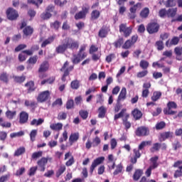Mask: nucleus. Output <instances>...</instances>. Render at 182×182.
Here are the masks:
<instances>
[{
    "mask_svg": "<svg viewBox=\"0 0 182 182\" xmlns=\"http://www.w3.org/2000/svg\"><path fill=\"white\" fill-rule=\"evenodd\" d=\"M79 43L78 41H74L70 37H67L63 41V44L59 45L55 48V52L58 54H63L65 53L67 49H78Z\"/></svg>",
    "mask_w": 182,
    "mask_h": 182,
    "instance_id": "f257e3e1",
    "label": "nucleus"
},
{
    "mask_svg": "<svg viewBox=\"0 0 182 182\" xmlns=\"http://www.w3.org/2000/svg\"><path fill=\"white\" fill-rule=\"evenodd\" d=\"M70 65V63L68 60H66L65 63H63V67L60 69V72H63L62 81L66 82V77L70 75V73L74 70V65Z\"/></svg>",
    "mask_w": 182,
    "mask_h": 182,
    "instance_id": "f03ea898",
    "label": "nucleus"
},
{
    "mask_svg": "<svg viewBox=\"0 0 182 182\" xmlns=\"http://www.w3.org/2000/svg\"><path fill=\"white\" fill-rule=\"evenodd\" d=\"M133 31V28L132 26L127 27V23H122L119 26V32L122 33L124 38L129 37Z\"/></svg>",
    "mask_w": 182,
    "mask_h": 182,
    "instance_id": "7ed1b4c3",
    "label": "nucleus"
},
{
    "mask_svg": "<svg viewBox=\"0 0 182 182\" xmlns=\"http://www.w3.org/2000/svg\"><path fill=\"white\" fill-rule=\"evenodd\" d=\"M89 11H90V6L87 4H86L85 5H83L82 6V11L75 14V20L78 21V20L85 19L86 16L87 15V14H89Z\"/></svg>",
    "mask_w": 182,
    "mask_h": 182,
    "instance_id": "20e7f679",
    "label": "nucleus"
},
{
    "mask_svg": "<svg viewBox=\"0 0 182 182\" xmlns=\"http://www.w3.org/2000/svg\"><path fill=\"white\" fill-rule=\"evenodd\" d=\"M178 107L176 102H168V104H166V108H164L163 109V113L166 115H173L176 114V111H173L172 109H176Z\"/></svg>",
    "mask_w": 182,
    "mask_h": 182,
    "instance_id": "39448f33",
    "label": "nucleus"
},
{
    "mask_svg": "<svg viewBox=\"0 0 182 182\" xmlns=\"http://www.w3.org/2000/svg\"><path fill=\"white\" fill-rule=\"evenodd\" d=\"M159 30H160V25L157 22H155V21L150 22L146 26V31L150 35L159 33Z\"/></svg>",
    "mask_w": 182,
    "mask_h": 182,
    "instance_id": "423d86ee",
    "label": "nucleus"
},
{
    "mask_svg": "<svg viewBox=\"0 0 182 182\" xmlns=\"http://www.w3.org/2000/svg\"><path fill=\"white\" fill-rule=\"evenodd\" d=\"M141 3L137 2L136 4H134L133 6L130 7L129 13L128 14V17L130 20H134L136 17V11L137 9H141Z\"/></svg>",
    "mask_w": 182,
    "mask_h": 182,
    "instance_id": "0eeeda50",
    "label": "nucleus"
},
{
    "mask_svg": "<svg viewBox=\"0 0 182 182\" xmlns=\"http://www.w3.org/2000/svg\"><path fill=\"white\" fill-rule=\"evenodd\" d=\"M137 137H146L149 135V129L147 127H139L135 131Z\"/></svg>",
    "mask_w": 182,
    "mask_h": 182,
    "instance_id": "6e6552de",
    "label": "nucleus"
},
{
    "mask_svg": "<svg viewBox=\"0 0 182 182\" xmlns=\"http://www.w3.org/2000/svg\"><path fill=\"white\" fill-rule=\"evenodd\" d=\"M6 17L9 21H16L19 17V14L14 9L9 8L6 10Z\"/></svg>",
    "mask_w": 182,
    "mask_h": 182,
    "instance_id": "1a4fd4ad",
    "label": "nucleus"
},
{
    "mask_svg": "<svg viewBox=\"0 0 182 182\" xmlns=\"http://www.w3.org/2000/svg\"><path fill=\"white\" fill-rule=\"evenodd\" d=\"M53 159L50 157H42L41 158V159H39L37 162L38 166L39 167V171L41 172H45L46 171V166L47 164V163H48V161H52Z\"/></svg>",
    "mask_w": 182,
    "mask_h": 182,
    "instance_id": "9d476101",
    "label": "nucleus"
},
{
    "mask_svg": "<svg viewBox=\"0 0 182 182\" xmlns=\"http://www.w3.org/2000/svg\"><path fill=\"white\" fill-rule=\"evenodd\" d=\"M50 97V93L49 90H46L39 93L38 97H36V100L40 103H43L47 102Z\"/></svg>",
    "mask_w": 182,
    "mask_h": 182,
    "instance_id": "9b49d317",
    "label": "nucleus"
},
{
    "mask_svg": "<svg viewBox=\"0 0 182 182\" xmlns=\"http://www.w3.org/2000/svg\"><path fill=\"white\" fill-rule=\"evenodd\" d=\"M104 161H105V157L103 156L97 157V159H95L93 161V162H92L91 166L90 168V173L92 174L96 167L102 164V163H104Z\"/></svg>",
    "mask_w": 182,
    "mask_h": 182,
    "instance_id": "f8f14e48",
    "label": "nucleus"
},
{
    "mask_svg": "<svg viewBox=\"0 0 182 182\" xmlns=\"http://www.w3.org/2000/svg\"><path fill=\"white\" fill-rule=\"evenodd\" d=\"M161 149V150H167V144L165 143H154L152 148L150 149V151L151 153H154L156 151H159Z\"/></svg>",
    "mask_w": 182,
    "mask_h": 182,
    "instance_id": "ddd939ff",
    "label": "nucleus"
},
{
    "mask_svg": "<svg viewBox=\"0 0 182 182\" xmlns=\"http://www.w3.org/2000/svg\"><path fill=\"white\" fill-rule=\"evenodd\" d=\"M24 87L27 88V94H31L33 92L36 90V87L35 86V82L33 80L28 81L25 85Z\"/></svg>",
    "mask_w": 182,
    "mask_h": 182,
    "instance_id": "4468645a",
    "label": "nucleus"
},
{
    "mask_svg": "<svg viewBox=\"0 0 182 182\" xmlns=\"http://www.w3.org/2000/svg\"><path fill=\"white\" fill-rule=\"evenodd\" d=\"M29 119V114L26 112H21L19 114V124H26Z\"/></svg>",
    "mask_w": 182,
    "mask_h": 182,
    "instance_id": "2eb2a0df",
    "label": "nucleus"
},
{
    "mask_svg": "<svg viewBox=\"0 0 182 182\" xmlns=\"http://www.w3.org/2000/svg\"><path fill=\"white\" fill-rule=\"evenodd\" d=\"M109 29L107 26H102L98 32V36L101 38H105L107 37Z\"/></svg>",
    "mask_w": 182,
    "mask_h": 182,
    "instance_id": "dca6fc26",
    "label": "nucleus"
},
{
    "mask_svg": "<svg viewBox=\"0 0 182 182\" xmlns=\"http://www.w3.org/2000/svg\"><path fill=\"white\" fill-rule=\"evenodd\" d=\"M38 50H39L38 45H33L31 47V50H23L22 51V53H25L27 56H32L33 55V53L36 51H38Z\"/></svg>",
    "mask_w": 182,
    "mask_h": 182,
    "instance_id": "f3484780",
    "label": "nucleus"
},
{
    "mask_svg": "<svg viewBox=\"0 0 182 182\" xmlns=\"http://www.w3.org/2000/svg\"><path fill=\"white\" fill-rule=\"evenodd\" d=\"M23 36L26 37H30L33 36L34 29L31 26H27L26 28H23Z\"/></svg>",
    "mask_w": 182,
    "mask_h": 182,
    "instance_id": "a211bd4d",
    "label": "nucleus"
},
{
    "mask_svg": "<svg viewBox=\"0 0 182 182\" xmlns=\"http://www.w3.org/2000/svg\"><path fill=\"white\" fill-rule=\"evenodd\" d=\"M49 63L48 61H43L42 63H41L40 67L38 68V73H42L48 71L49 70Z\"/></svg>",
    "mask_w": 182,
    "mask_h": 182,
    "instance_id": "6ab92c4d",
    "label": "nucleus"
},
{
    "mask_svg": "<svg viewBox=\"0 0 182 182\" xmlns=\"http://www.w3.org/2000/svg\"><path fill=\"white\" fill-rule=\"evenodd\" d=\"M87 46L85 44H83L80 47V50L77 53V56L81 58L82 60L87 57V53H86L85 51L86 50Z\"/></svg>",
    "mask_w": 182,
    "mask_h": 182,
    "instance_id": "aec40b11",
    "label": "nucleus"
},
{
    "mask_svg": "<svg viewBox=\"0 0 182 182\" xmlns=\"http://www.w3.org/2000/svg\"><path fill=\"white\" fill-rule=\"evenodd\" d=\"M9 74L6 72H3L0 73V82H2L4 84L9 83Z\"/></svg>",
    "mask_w": 182,
    "mask_h": 182,
    "instance_id": "412c9836",
    "label": "nucleus"
},
{
    "mask_svg": "<svg viewBox=\"0 0 182 182\" xmlns=\"http://www.w3.org/2000/svg\"><path fill=\"white\" fill-rule=\"evenodd\" d=\"M79 140V133L75 132L70 134V138H68V141L70 145L73 146V144L76 143Z\"/></svg>",
    "mask_w": 182,
    "mask_h": 182,
    "instance_id": "4be33fe9",
    "label": "nucleus"
},
{
    "mask_svg": "<svg viewBox=\"0 0 182 182\" xmlns=\"http://www.w3.org/2000/svg\"><path fill=\"white\" fill-rule=\"evenodd\" d=\"M144 175V171L141 169H136L135 170L134 175H133V180L134 182H137L139 181L141 176Z\"/></svg>",
    "mask_w": 182,
    "mask_h": 182,
    "instance_id": "5701e85b",
    "label": "nucleus"
},
{
    "mask_svg": "<svg viewBox=\"0 0 182 182\" xmlns=\"http://www.w3.org/2000/svg\"><path fill=\"white\" fill-rule=\"evenodd\" d=\"M173 136V132L170 131L165 132L161 134V139L163 141L168 139H172Z\"/></svg>",
    "mask_w": 182,
    "mask_h": 182,
    "instance_id": "b1692460",
    "label": "nucleus"
},
{
    "mask_svg": "<svg viewBox=\"0 0 182 182\" xmlns=\"http://www.w3.org/2000/svg\"><path fill=\"white\" fill-rule=\"evenodd\" d=\"M132 115L135 120H139L143 117V113L137 108L134 109L132 111Z\"/></svg>",
    "mask_w": 182,
    "mask_h": 182,
    "instance_id": "393cba45",
    "label": "nucleus"
},
{
    "mask_svg": "<svg viewBox=\"0 0 182 182\" xmlns=\"http://www.w3.org/2000/svg\"><path fill=\"white\" fill-rule=\"evenodd\" d=\"M149 9L148 7H145L141 11V13H139V17H141L142 19H146L149 16Z\"/></svg>",
    "mask_w": 182,
    "mask_h": 182,
    "instance_id": "a878e982",
    "label": "nucleus"
},
{
    "mask_svg": "<svg viewBox=\"0 0 182 182\" xmlns=\"http://www.w3.org/2000/svg\"><path fill=\"white\" fill-rule=\"evenodd\" d=\"M12 79L14 80L16 83L22 84L23 82L26 81V77L24 75H22V76L13 75Z\"/></svg>",
    "mask_w": 182,
    "mask_h": 182,
    "instance_id": "bb28decb",
    "label": "nucleus"
},
{
    "mask_svg": "<svg viewBox=\"0 0 182 182\" xmlns=\"http://www.w3.org/2000/svg\"><path fill=\"white\" fill-rule=\"evenodd\" d=\"M124 43V39L123 37L119 38L117 41L113 43V46L115 48H120Z\"/></svg>",
    "mask_w": 182,
    "mask_h": 182,
    "instance_id": "cd10ccee",
    "label": "nucleus"
},
{
    "mask_svg": "<svg viewBox=\"0 0 182 182\" xmlns=\"http://www.w3.org/2000/svg\"><path fill=\"white\" fill-rule=\"evenodd\" d=\"M123 164H119L115 166V170L114 171L113 175L114 176H117L122 173H123Z\"/></svg>",
    "mask_w": 182,
    "mask_h": 182,
    "instance_id": "c85d7f7f",
    "label": "nucleus"
},
{
    "mask_svg": "<svg viewBox=\"0 0 182 182\" xmlns=\"http://www.w3.org/2000/svg\"><path fill=\"white\" fill-rule=\"evenodd\" d=\"M54 40H55L54 36L48 37L46 41H43L42 45H41V47L46 48L47 46L53 43Z\"/></svg>",
    "mask_w": 182,
    "mask_h": 182,
    "instance_id": "c756f323",
    "label": "nucleus"
},
{
    "mask_svg": "<svg viewBox=\"0 0 182 182\" xmlns=\"http://www.w3.org/2000/svg\"><path fill=\"white\" fill-rule=\"evenodd\" d=\"M152 141H142L139 145L138 150H144L145 146H151Z\"/></svg>",
    "mask_w": 182,
    "mask_h": 182,
    "instance_id": "7c9ffc66",
    "label": "nucleus"
},
{
    "mask_svg": "<svg viewBox=\"0 0 182 182\" xmlns=\"http://www.w3.org/2000/svg\"><path fill=\"white\" fill-rule=\"evenodd\" d=\"M126 93H127L126 88L123 87L121 90V92H119V95L117 98V102H121L122 100H125Z\"/></svg>",
    "mask_w": 182,
    "mask_h": 182,
    "instance_id": "2f4dec72",
    "label": "nucleus"
},
{
    "mask_svg": "<svg viewBox=\"0 0 182 182\" xmlns=\"http://www.w3.org/2000/svg\"><path fill=\"white\" fill-rule=\"evenodd\" d=\"M80 87V82L78 80H74L70 83V87L74 90H77Z\"/></svg>",
    "mask_w": 182,
    "mask_h": 182,
    "instance_id": "473e14b6",
    "label": "nucleus"
},
{
    "mask_svg": "<svg viewBox=\"0 0 182 182\" xmlns=\"http://www.w3.org/2000/svg\"><path fill=\"white\" fill-rule=\"evenodd\" d=\"M100 17V11L94 10L91 12V21H96Z\"/></svg>",
    "mask_w": 182,
    "mask_h": 182,
    "instance_id": "72a5a7b5",
    "label": "nucleus"
},
{
    "mask_svg": "<svg viewBox=\"0 0 182 182\" xmlns=\"http://www.w3.org/2000/svg\"><path fill=\"white\" fill-rule=\"evenodd\" d=\"M177 14V9H168V10L167 11V16L168 18H173L176 16Z\"/></svg>",
    "mask_w": 182,
    "mask_h": 182,
    "instance_id": "f704fd0d",
    "label": "nucleus"
},
{
    "mask_svg": "<svg viewBox=\"0 0 182 182\" xmlns=\"http://www.w3.org/2000/svg\"><path fill=\"white\" fill-rule=\"evenodd\" d=\"M161 97V92H153V96L151 97V100L152 102H157Z\"/></svg>",
    "mask_w": 182,
    "mask_h": 182,
    "instance_id": "c9c22d12",
    "label": "nucleus"
},
{
    "mask_svg": "<svg viewBox=\"0 0 182 182\" xmlns=\"http://www.w3.org/2000/svg\"><path fill=\"white\" fill-rule=\"evenodd\" d=\"M98 111H99L98 117L104 118L106 114V108L104 106H101L99 107Z\"/></svg>",
    "mask_w": 182,
    "mask_h": 182,
    "instance_id": "e433bc0d",
    "label": "nucleus"
},
{
    "mask_svg": "<svg viewBox=\"0 0 182 182\" xmlns=\"http://www.w3.org/2000/svg\"><path fill=\"white\" fill-rule=\"evenodd\" d=\"M16 114H17L16 111L11 112V110H7V112H5V116H6V117L11 120H12L14 117L16 116Z\"/></svg>",
    "mask_w": 182,
    "mask_h": 182,
    "instance_id": "4c0bfd02",
    "label": "nucleus"
},
{
    "mask_svg": "<svg viewBox=\"0 0 182 182\" xmlns=\"http://www.w3.org/2000/svg\"><path fill=\"white\" fill-rule=\"evenodd\" d=\"M149 66V63L146 60H141V62H139V67H141V69L146 70Z\"/></svg>",
    "mask_w": 182,
    "mask_h": 182,
    "instance_id": "58836bf2",
    "label": "nucleus"
},
{
    "mask_svg": "<svg viewBox=\"0 0 182 182\" xmlns=\"http://www.w3.org/2000/svg\"><path fill=\"white\" fill-rule=\"evenodd\" d=\"M0 127L3 128H10L11 123L9 122H4L3 118L0 117Z\"/></svg>",
    "mask_w": 182,
    "mask_h": 182,
    "instance_id": "ea45409f",
    "label": "nucleus"
},
{
    "mask_svg": "<svg viewBox=\"0 0 182 182\" xmlns=\"http://www.w3.org/2000/svg\"><path fill=\"white\" fill-rule=\"evenodd\" d=\"M44 120L42 118H39L38 120L36 119H33L32 121L31 122V126H39L43 123Z\"/></svg>",
    "mask_w": 182,
    "mask_h": 182,
    "instance_id": "a19ab883",
    "label": "nucleus"
},
{
    "mask_svg": "<svg viewBox=\"0 0 182 182\" xmlns=\"http://www.w3.org/2000/svg\"><path fill=\"white\" fill-rule=\"evenodd\" d=\"M176 5V0H168L165 3L166 8H173L175 7Z\"/></svg>",
    "mask_w": 182,
    "mask_h": 182,
    "instance_id": "79ce46f5",
    "label": "nucleus"
},
{
    "mask_svg": "<svg viewBox=\"0 0 182 182\" xmlns=\"http://www.w3.org/2000/svg\"><path fill=\"white\" fill-rule=\"evenodd\" d=\"M26 153V148L25 147H20L15 151L14 156H21L23 154Z\"/></svg>",
    "mask_w": 182,
    "mask_h": 182,
    "instance_id": "37998d69",
    "label": "nucleus"
},
{
    "mask_svg": "<svg viewBox=\"0 0 182 182\" xmlns=\"http://www.w3.org/2000/svg\"><path fill=\"white\" fill-rule=\"evenodd\" d=\"M65 170L66 166L65 165L60 166L58 172L55 173L56 178H59L63 173H65Z\"/></svg>",
    "mask_w": 182,
    "mask_h": 182,
    "instance_id": "c03bdc74",
    "label": "nucleus"
},
{
    "mask_svg": "<svg viewBox=\"0 0 182 182\" xmlns=\"http://www.w3.org/2000/svg\"><path fill=\"white\" fill-rule=\"evenodd\" d=\"M148 73H149L148 70H144L137 73L136 77L139 79H142L144 77H146L148 75Z\"/></svg>",
    "mask_w": 182,
    "mask_h": 182,
    "instance_id": "a18cd8bd",
    "label": "nucleus"
},
{
    "mask_svg": "<svg viewBox=\"0 0 182 182\" xmlns=\"http://www.w3.org/2000/svg\"><path fill=\"white\" fill-rule=\"evenodd\" d=\"M50 129L52 130H56V131L62 130L63 124L61 123L53 124L52 125H50Z\"/></svg>",
    "mask_w": 182,
    "mask_h": 182,
    "instance_id": "49530a36",
    "label": "nucleus"
},
{
    "mask_svg": "<svg viewBox=\"0 0 182 182\" xmlns=\"http://www.w3.org/2000/svg\"><path fill=\"white\" fill-rule=\"evenodd\" d=\"M27 3L29 4H34L36 8H39V4H43V0H27Z\"/></svg>",
    "mask_w": 182,
    "mask_h": 182,
    "instance_id": "de8ad7c7",
    "label": "nucleus"
},
{
    "mask_svg": "<svg viewBox=\"0 0 182 182\" xmlns=\"http://www.w3.org/2000/svg\"><path fill=\"white\" fill-rule=\"evenodd\" d=\"M134 45V44L132 42H131L130 39H129V40L126 41L125 43H124L122 48V49H129Z\"/></svg>",
    "mask_w": 182,
    "mask_h": 182,
    "instance_id": "09e8293b",
    "label": "nucleus"
},
{
    "mask_svg": "<svg viewBox=\"0 0 182 182\" xmlns=\"http://www.w3.org/2000/svg\"><path fill=\"white\" fill-rule=\"evenodd\" d=\"M43 156V151H38L32 154L31 158L33 160H36Z\"/></svg>",
    "mask_w": 182,
    "mask_h": 182,
    "instance_id": "8fccbe9b",
    "label": "nucleus"
},
{
    "mask_svg": "<svg viewBox=\"0 0 182 182\" xmlns=\"http://www.w3.org/2000/svg\"><path fill=\"white\" fill-rule=\"evenodd\" d=\"M73 108H74V100L73 99L68 100L66 102V109L69 110Z\"/></svg>",
    "mask_w": 182,
    "mask_h": 182,
    "instance_id": "3c124183",
    "label": "nucleus"
},
{
    "mask_svg": "<svg viewBox=\"0 0 182 182\" xmlns=\"http://www.w3.org/2000/svg\"><path fill=\"white\" fill-rule=\"evenodd\" d=\"M38 59V55H34L28 58V60H27V63L31 65H35L36 64Z\"/></svg>",
    "mask_w": 182,
    "mask_h": 182,
    "instance_id": "603ef678",
    "label": "nucleus"
},
{
    "mask_svg": "<svg viewBox=\"0 0 182 182\" xmlns=\"http://www.w3.org/2000/svg\"><path fill=\"white\" fill-rule=\"evenodd\" d=\"M126 111L127 110L125 108H123L121 112H119V114L114 115V120H117L118 119L123 117L124 116Z\"/></svg>",
    "mask_w": 182,
    "mask_h": 182,
    "instance_id": "864d4df0",
    "label": "nucleus"
},
{
    "mask_svg": "<svg viewBox=\"0 0 182 182\" xmlns=\"http://www.w3.org/2000/svg\"><path fill=\"white\" fill-rule=\"evenodd\" d=\"M37 134H38V130L37 129H33L32 131H31L30 138H31V141L32 142H33L36 140Z\"/></svg>",
    "mask_w": 182,
    "mask_h": 182,
    "instance_id": "5fc2aeb1",
    "label": "nucleus"
},
{
    "mask_svg": "<svg viewBox=\"0 0 182 182\" xmlns=\"http://www.w3.org/2000/svg\"><path fill=\"white\" fill-rule=\"evenodd\" d=\"M50 17H52V14L48 11L43 12L41 14V18L43 21L48 20Z\"/></svg>",
    "mask_w": 182,
    "mask_h": 182,
    "instance_id": "6e6d98bb",
    "label": "nucleus"
},
{
    "mask_svg": "<svg viewBox=\"0 0 182 182\" xmlns=\"http://www.w3.org/2000/svg\"><path fill=\"white\" fill-rule=\"evenodd\" d=\"M114 59H116V54L111 53L107 55L105 60L107 63H111Z\"/></svg>",
    "mask_w": 182,
    "mask_h": 182,
    "instance_id": "4d7b16f0",
    "label": "nucleus"
},
{
    "mask_svg": "<svg viewBox=\"0 0 182 182\" xmlns=\"http://www.w3.org/2000/svg\"><path fill=\"white\" fill-rule=\"evenodd\" d=\"M165 122H159L156 124V125H155V129H156V130H162L165 128Z\"/></svg>",
    "mask_w": 182,
    "mask_h": 182,
    "instance_id": "13d9d810",
    "label": "nucleus"
},
{
    "mask_svg": "<svg viewBox=\"0 0 182 182\" xmlns=\"http://www.w3.org/2000/svg\"><path fill=\"white\" fill-rule=\"evenodd\" d=\"M61 23L59 21H55L50 23L51 28H54L55 30L58 31L60 27Z\"/></svg>",
    "mask_w": 182,
    "mask_h": 182,
    "instance_id": "bf43d9fd",
    "label": "nucleus"
},
{
    "mask_svg": "<svg viewBox=\"0 0 182 182\" xmlns=\"http://www.w3.org/2000/svg\"><path fill=\"white\" fill-rule=\"evenodd\" d=\"M155 46H156L158 50H163L164 48L163 41H157L156 43H155Z\"/></svg>",
    "mask_w": 182,
    "mask_h": 182,
    "instance_id": "052dcab7",
    "label": "nucleus"
},
{
    "mask_svg": "<svg viewBox=\"0 0 182 182\" xmlns=\"http://www.w3.org/2000/svg\"><path fill=\"white\" fill-rule=\"evenodd\" d=\"M180 38L179 37L174 36L170 41V46H177L179 43Z\"/></svg>",
    "mask_w": 182,
    "mask_h": 182,
    "instance_id": "680f3d73",
    "label": "nucleus"
},
{
    "mask_svg": "<svg viewBox=\"0 0 182 182\" xmlns=\"http://www.w3.org/2000/svg\"><path fill=\"white\" fill-rule=\"evenodd\" d=\"M79 114L80 116H81L82 119L83 120H85L87 119L88 117V112L87 111H85V110H80L79 112Z\"/></svg>",
    "mask_w": 182,
    "mask_h": 182,
    "instance_id": "e2e57ef3",
    "label": "nucleus"
},
{
    "mask_svg": "<svg viewBox=\"0 0 182 182\" xmlns=\"http://www.w3.org/2000/svg\"><path fill=\"white\" fill-rule=\"evenodd\" d=\"M27 48L26 44H19L15 48V53H18L21 51L23 49H26Z\"/></svg>",
    "mask_w": 182,
    "mask_h": 182,
    "instance_id": "0e129e2a",
    "label": "nucleus"
},
{
    "mask_svg": "<svg viewBox=\"0 0 182 182\" xmlns=\"http://www.w3.org/2000/svg\"><path fill=\"white\" fill-rule=\"evenodd\" d=\"M26 172L25 167H21L18 170L16 171L15 176H22Z\"/></svg>",
    "mask_w": 182,
    "mask_h": 182,
    "instance_id": "69168bd1",
    "label": "nucleus"
},
{
    "mask_svg": "<svg viewBox=\"0 0 182 182\" xmlns=\"http://www.w3.org/2000/svg\"><path fill=\"white\" fill-rule=\"evenodd\" d=\"M67 118L66 112H59L58 114V120H65Z\"/></svg>",
    "mask_w": 182,
    "mask_h": 182,
    "instance_id": "338daca9",
    "label": "nucleus"
},
{
    "mask_svg": "<svg viewBox=\"0 0 182 182\" xmlns=\"http://www.w3.org/2000/svg\"><path fill=\"white\" fill-rule=\"evenodd\" d=\"M37 170H38V166L31 167L30 171H28V176H34L36 173Z\"/></svg>",
    "mask_w": 182,
    "mask_h": 182,
    "instance_id": "774afa93",
    "label": "nucleus"
}]
</instances>
